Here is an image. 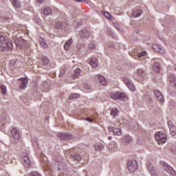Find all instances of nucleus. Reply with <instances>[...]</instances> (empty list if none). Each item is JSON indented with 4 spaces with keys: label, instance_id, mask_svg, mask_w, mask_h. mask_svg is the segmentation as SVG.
Wrapping results in <instances>:
<instances>
[{
    "label": "nucleus",
    "instance_id": "f257e3e1",
    "mask_svg": "<svg viewBox=\"0 0 176 176\" xmlns=\"http://www.w3.org/2000/svg\"><path fill=\"white\" fill-rule=\"evenodd\" d=\"M13 47V44L12 41L6 36H0V49L3 52L6 49H12Z\"/></svg>",
    "mask_w": 176,
    "mask_h": 176
},
{
    "label": "nucleus",
    "instance_id": "f03ea898",
    "mask_svg": "<svg viewBox=\"0 0 176 176\" xmlns=\"http://www.w3.org/2000/svg\"><path fill=\"white\" fill-rule=\"evenodd\" d=\"M155 138L159 144H166L167 142V135L162 131L156 132L155 134Z\"/></svg>",
    "mask_w": 176,
    "mask_h": 176
},
{
    "label": "nucleus",
    "instance_id": "7ed1b4c3",
    "mask_svg": "<svg viewBox=\"0 0 176 176\" xmlns=\"http://www.w3.org/2000/svg\"><path fill=\"white\" fill-rule=\"evenodd\" d=\"M110 98L112 100H121L124 101L126 100V94L124 93L121 92H114L110 94Z\"/></svg>",
    "mask_w": 176,
    "mask_h": 176
},
{
    "label": "nucleus",
    "instance_id": "20e7f679",
    "mask_svg": "<svg viewBox=\"0 0 176 176\" xmlns=\"http://www.w3.org/2000/svg\"><path fill=\"white\" fill-rule=\"evenodd\" d=\"M127 168L131 173H134L137 168H138V165L137 164V161L135 160H129L127 163Z\"/></svg>",
    "mask_w": 176,
    "mask_h": 176
},
{
    "label": "nucleus",
    "instance_id": "39448f33",
    "mask_svg": "<svg viewBox=\"0 0 176 176\" xmlns=\"http://www.w3.org/2000/svg\"><path fill=\"white\" fill-rule=\"evenodd\" d=\"M58 137L61 140L68 141V140H72L74 136L69 133H60L58 134Z\"/></svg>",
    "mask_w": 176,
    "mask_h": 176
},
{
    "label": "nucleus",
    "instance_id": "423d86ee",
    "mask_svg": "<svg viewBox=\"0 0 176 176\" xmlns=\"http://www.w3.org/2000/svg\"><path fill=\"white\" fill-rule=\"evenodd\" d=\"M124 82L126 86H127L131 91H134L135 90V87L134 86V84H133V82H131V80L125 78H124Z\"/></svg>",
    "mask_w": 176,
    "mask_h": 176
},
{
    "label": "nucleus",
    "instance_id": "0eeeda50",
    "mask_svg": "<svg viewBox=\"0 0 176 176\" xmlns=\"http://www.w3.org/2000/svg\"><path fill=\"white\" fill-rule=\"evenodd\" d=\"M108 130L110 133H113L114 135H122V129L113 128L111 126H108Z\"/></svg>",
    "mask_w": 176,
    "mask_h": 176
},
{
    "label": "nucleus",
    "instance_id": "6e6552de",
    "mask_svg": "<svg viewBox=\"0 0 176 176\" xmlns=\"http://www.w3.org/2000/svg\"><path fill=\"white\" fill-rule=\"evenodd\" d=\"M23 164L26 167H29L31 164V160H30V157L27 154L23 155Z\"/></svg>",
    "mask_w": 176,
    "mask_h": 176
},
{
    "label": "nucleus",
    "instance_id": "1a4fd4ad",
    "mask_svg": "<svg viewBox=\"0 0 176 176\" xmlns=\"http://www.w3.org/2000/svg\"><path fill=\"white\" fill-rule=\"evenodd\" d=\"M96 78L102 86H105V85H107V79L103 76L96 75Z\"/></svg>",
    "mask_w": 176,
    "mask_h": 176
},
{
    "label": "nucleus",
    "instance_id": "9d476101",
    "mask_svg": "<svg viewBox=\"0 0 176 176\" xmlns=\"http://www.w3.org/2000/svg\"><path fill=\"white\" fill-rule=\"evenodd\" d=\"M154 94L155 97L157 98L158 101H160V102H164V98H163V95L162 94V93H160V91H159L158 90H155L154 91Z\"/></svg>",
    "mask_w": 176,
    "mask_h": 176
},
{
    "label": "nucleus",
    "instance_id": "9b49d317",
    "mask_svg": "<svg viewBox=\"0 0 176 176\" xmlns=\"http://www.w3.org/2000/svg\"><path fill=\"white\" fill-rule=\"evenodd\" d=\"M11 133H12V137H13V138H14V140L20 139V132L19 131V130H17V129L12 128V129L11 130Z\"/></svg>",
    "mask_w": 176,
    "mask_h": 176
},
{
    "label": "nucleus",
    "instance_id": "f8f14e48",
    "mask_svg": "<svg viewBox=\"0 0 176 176\" xmlns=\"http://www.w3.org/2000/svg\"><path fill=\"white\" fill-rule=\"evenodd\" d=\"M19 80L21 82L20 89H25L27 87V85H28V79L26 78H19Z\"/></svg>",
    "mask_w": 176,
    "mask_h": 176
},
{
    "label": "nucleus",
    "instance_id": "ddd939ff",
    "mask_svg": "<svg viewBox=\"0 0 176 176\" xmlns=\"http://www.w3.org/2000/svg\"><path fill=\"white\" fill-rule=\"evenodd\" d=\"M168 126L170 129V132L171 135H175L176 134V127L173 125V122L171 121L168 122Z\"/></svg>",
    "mask_w": 176,
    "mask_h": 176
},
{
    "label": "nucleus",
    "instance_id": "4468645a",
    "mask_svg": "<svg viewBox=\"0 0 176 176\" xmlns=\"http://www.w3.org/2000/svg\"><path fill=\"white\" fill-rule=\"evenodd\" d=\"M153 49H154L155 52H158V53L164 54V48L157 44H154Z\"/></svg>",
    "mask_w": 176,
    "mask_h": 176
},
{
    "label": "nucleus",
    "instance_id": "2eb2a0df",
    "mask_svg": "<svg viewBox=\"0 0 176 176\" xmlns=\"http://www.w3.org/2000/svg\"><path fill=\"white\" fill-rule=\"evenodd\" d=\"M89 64L94 68H97L98 67V60L96 58H91L89 61Z\"/></svg>",
    "mask_w": 176,
    "mask_h": 176
},
{
    "label": "nucleus",
    "instance_id": "dca6fc26",
    "mask_svg": "<svg viewBox=\"0 0 176 176\" xmlns=\"http://www.w3.org/2000/svg\"><path fill=\"white\" fill-rule=\"evenodd\" d=\"M136 75L140 78H145L146 76V72L142 69H138L136 72Z\"/></svg>",
    "mask_w": 176,
    "mask_h": 176
},
{
    "label": "nucleus",
    "instance_id": "f3484780",
    "mask_svg": "<svg viewBox=\"0 0 176 176\" xmlns=\"http://www.w3.org/2000/svg\"><path fill=\"white\" fill-rule=\"evenodd\" d=\"M80 36L83 38H90V32L87 30H82L80 32Z\"/></svg>",
    "mask_w": 176,
    "mask_h": 176
},
{
    "label": "nucleus",
    "instance_id": "a211bd4d",
    "mask_svg": "<svg viewBox=\"0 0 176 176\" xmlns=\"http://www.w3.org/2000/svg\"><path fill=\"white\" fill-rule=\"evenodd\" d=\"M79 75H80V69L77 68L74 70L72 74V78L76 79V78H79Z\"/></svg>",
    "mask_w": 176,
    "mask_h": 176
},
{
    "label": "nucleus",
    "instance_id": "6ab92c4d",
    "mask_svg": "<svg viewBox=\"0 0 176 176\" xmlns=\"http://www.w3.org/2000/svg\"><path fill=\"white\" fill-rule=\"evenodd\" d=\"M72 45V39H69L65 42L64 45V49L65 50H69V47H71Z\"/></svg>",
    "mask_w": 176,
    "mask_h": 176
},
{
    "label": "nucleus",
    "instance_id": "aec40b11",
    "mask_svg": "<svg viewBox=\"0 0 176 176\" xmlns=\"http://www.w3.org/2000/svg\"><path fill=\"white\" fill-rule=\"evenodd\" d=\"M141 14H142V10H141L133 11L132 13L133 17H140Z\"/></svg>",
    "mask_w": 176,
    "mask_h": 176
},
{
    "label": "nucleus",
    "instance_id": "412c9836",
    "mask_svg": "<svg viewBox=\"0 0 176 176\" xmlns=\"http://www.w3.org/2000/svg\"><path fill=\"white\" fill-rule=\"evenodd\" d=\"M162 166H163L164 170H165V171H167L168 173L169 171H171V170H173V168L171 166H168V164H167L166 163H163Z\"/></svg>",
    "mask_w": 176,
    "mask_h": 176
},
{
    "label": "nucleus",
    "instance_id": "4be33fe9",
    "mask_svg": "<svg viewBox=\"0 0 176 176\" xmlns=\"http://www.w3.org/2000/svg\"><path fill=\"white\" fill-rule=\"evenodd\" d=\"M80 95L79 94H72L69 96V100H75V98H79Z\"/></svg>",
    "mask_w": 176,
    "mask_h": 176
},
{
    "label": "nucleus",
    "instance_id": "5701e85b",
    "mask_svg": "<svg viewBox=\"0 0 176 176\" xmlns=\"http://www.w3.org/2000/svg\"><path fill=\"white\" fill-rule=\"evenodd\" d=\"M43 14L45 16H49L50 14H52V9L50 8H46L43 10Z\"/></svg>",
    "mask_w": 176,
    "mask_h": 176
},
{
    "label": "nucleus",
    "instance_id": "b1692460",
    "mask_svg": "<svg viewBox=\"0 0 176 176\" xmlns=\"http://www.w3.org/2000/svg\"><path fill=\"white\" fill-rule=\"evenodd\" d=\"M11 2L14 8H20V1L19 0H11Z\"/></svg>",
    "mask_w": 176,
    "mask_h": 176
},
{
    "label": "nucleus",
    "instance_id": "393cba45",
    "mask_svg": "<svg viewBox=\"0 0 176 176\" xmlns=\"http://www.w3.org/2000/svg\"><path fill=\"white\" fill-rule=\"evenodd\" d=\"M104 17H107V19H109V20H111V21H113V20H115V19L112 16V15H111V14H109V12H104Z\"/></svg>",
    "mask_w": 176,
    "mask_h": 176
},
{
    "label": "nucleus",
    "instance_id": "a878e982",
    "mask_svg": "<svg viewBox=\"0 0 176 176\" xmlns=\"http://www.w3.org/2000/svg\"><path fill=\"white\" fill-rule=\"evenodd\" d=\"M95 151H101L102 149L104 148V146H102V144H100V143H97L95 146Z\"/></svg>",
    "mask_w": 176,
    "mask_h": 176
},
{
    "label": "nucleus",
    "instance_id": "bb28decb",
    "mask_svg": "<svg viewBox=\"0 0 176 176\" xmlns=\"http://www.w3.org/2000/svg\"><path fill=\"white\" fill-rule=\"evenodd\" d=\"M42 63L44 65H47V64L50 63L49 58L46 56H43Z\"/></svg>",
    "mask_w": 176,
    "mask_h": 176
},
{
    "label": "nucleus",
    "instance_id": "cd10ccee",
    "mask_svg": "<svg viewBox=\"0 0 176 176\" xmlns=\"http://www.w3.org/2000/svg\"><path fill=\"white\" fill-rule=\"evenodd\" d=\"M154 69L159 72V69H160V64L159 63H155L153 66Z\"/></svg>",
    "mask_w": 176,
    "mask_h": 176
},
{
    "label": "nucleus",
    "instance_id": "c85d7f7f",
    "mask_svg": "<svg viewBox=\"0 0 176 176\" xmlns=\"http://www.w3.org/2000/svg\"><path fill=\"white\" fill-rule=\"evenodd\" d=\"M118 113H119V111L118 110V109L112 110L111 112V115L113 118H115V116H116L118 115Z\"/></svg>",
    "mask_w": 176,
    "mask_h": 176
},
{
    "label": "nucleus",
    "instance_id": "c756f323",
    "mask_svg": "<svg viewBox=\"0 0 176 176\" xmlns=\"http://www.w3.org/2000/svg\"><path fill=\"white\" fill-rule=\"evenodd\" d=\"M40 44L41 45V46H43V47H44L45 49H46V47H47V44H46V41H45L44 39H41L40 41Z\"/></svg>",
    "mask_w": 176,
    "mask_h": 176
},
{
    "label": "nucleus",
    "instance_id": "7c9ffc66",
    "mask_svg": "<svg viewBox=\"0 0 176 176\" xmlns=\"http://www.w3.org/2000/svg\"><path fill=\"white\" fill-rule=\"evenodd\" d=\"M146 56V52H142L138 54V57L139 58H142V57H144Z\"/></svg>",
    "mask_w": 176,
    "mask_h": 176
},
{
    "label": "nucleus",
    "instance_id": "2f4dec72",
    "mask_svg": "<svg viewBox=\"0 0 176 176\" xmlns=\"http://www.w3.org/2000/svg\"><path fill=\"white\" fill-rule=\"evenodd\" d=\"M63 25H64V23H63V22H57L56 23V28H58V30H60V28H61V27H63Z\"/></svg>",
    "mask_w": 176,
    "mask_h": 176
},
{
    "label": "nucleus",
    "instance_id": "473e14b6",
    "mask_svg": "<svg viewBox=\"0 0 176 176\" xmlns=\"http://www.w3.org/2000/svg\"><path fill=\"white\" fill-rule=\"evenodd\" d=\"M1 90L3 94H6L7 90H6V87L5 85L1 86Z\"/></svg>",
    "mask_w": 176,
    "mask_h": 176
},
{
    "label": "nucleus",
    "instance_id": "72a5a7b5",
    "mask_svg": "<svg viewBox=\"0 0 176 176\" xmlns=\"http://www.w3.org/2000/svg\"><path fill=\"white\" fill-rule=\"evenodd\" d=\"M88 47L90 49V50H93L94 49H96V45L94 43H89Z\"/></svg>",
    "mask_w": 176,
    "mask_h": 176
},
{
    "label": "nucleus",
    "instance_id": "f704fd0d",
    "mask_svg": "<svg viewBox=\"0 0 176 176\" xmlns=\"http://www.w3.org/2000/svg\"><path fill=\"white\" fill-rule=\"evenodd\" d=\"M74 158L76 160H78V162H79V160H80V159H82V156L78 155V154H76L74 155Z\"/></svg>",
    "mask_w": 176,
    "mask_h": 176
},
{
    "label": "nucleus",
    "instance_id": "c9c22d12",
    "mask_svg": "<svg viewBox=\"0 0 176 176\" xmlns=\"http://www.w3.org/2000/svg\"><path fill=\"white\" fill-rule=\"evenodd\" d=\"M29 176H41V174L38 173V172H32L29 174Z\"/></svg>",
    "mask_w": 176,
    "mask_h": 176
},
{
    "label": "nucleus",
    "instance_id": "e433bc0d",
    "mask_svg": "<svg viewBox=\"0 0 176 176\" xmlns=\"http://www.w3.org/2000/svg\"><path fill=\"white\" fill-rule=\"evenodd\" d=\"M86 120L87 121V122H93V120H91V118H86Z\"/></svg>",
    "mask_w": 176,
    "mask_h": 176
},
{
    "label": "nucleus",
    "instance_id": "4c0bfd02",
    "mask_svg": "<svg viewBox=\"0 0 176 176\" xmlns=\"http://www.w3.org/2000/svg\"><path fill=\"white\" fill-rule=\"evenodd\" d=\"M76 1V2H83V1H85V0H75Z\"/></svg>",
    "mask_w": 176,
    "mask_h": 176
},
{
    "label": "nucleus",
    "instance_id": "58836bf2",
    "mask_svg": "<svg viewBox=\"0 0 176 176\" xmlns=\"http://www.w3.org/2000/svg\"><path fill=\"white\" fill-rule=\"evenodd\" d=\"M37 1H38L39 3H42V2H43V0H37Z\"/></svg>",
    "mask_w": 176,
    "mask_h": 176
},
{
    "label": "nucleus",
    "instance_id": "ea45409f",
    "mask_svg": "<svg viewBox=\"0 0 176 176\" xmlns=\"http://www.w3.org/2000/svg\"><path fill=\"white\" fill-rule=\"evenodd\" d=\"M126 138L127 140H131V138L129 136H126Z\"/></svg>",
    "mask_w": 176,
    "mask_h": 176
},
{
    "label": "nucleus",
    "instance_id": "a19ab883",
    "mask_svg": "<svg viewBox=\"0 0 176 176\" xmlns=\"http://www.w3.org/2000/svg\"><path fill=\"white\" fill-rule=\"evenodd\" d=\"M169 80H170V82H174V81L171 80V78H169Z\"/></svg>",
    "mask_w": 176,
    "mask_h": 176
},
{
    "label": "nucleus",
    "instance_id": "79ce46f5",
    "mask_svg": "<svg viewBox=\"0 0 176 176\" xmlns=\"http://www.w3.org/2000/svg\"><path fill=\"white\" fill-rule=\"evenodd\" d=\"M109 148H112V146H110Z\"/></svg>",
    "mask_w": 176,
    "mask_h": 176
},
{
    "label": "nucleus",
    "instance_id": "37998d69",
    "mask_svg": "<svg viewBox=\"0 0 176 176\" xmlns=\"http://www.w3.org/2000/svg\"><path fill=\"white\" fill-rule=\"evenodd\" d=\"M148 170H151V168H149V166H148Z\"/></svg>",
    "mask_w": 176,
    "mask_h": 176
},
{
    "label": "nucleus",
    "instance_id": "c03bdc74",
    "mask_svg": "<svg viewBox=\"0 0 176 176\" xmlns=\"http://www.w3.org/2000/svg\"><path fill=\"white\" fill-rule=\"evenodd\" d=\"M175 80H176V78H175Z\"/></svg>",
    "mask_w": 176,
    "mask_h": 176
}]
</instances>
